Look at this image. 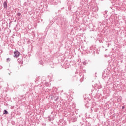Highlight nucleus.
I'll return each instance as SVG.
<instances>
[{
  "instance_id": "15",
  "label": "nucleus",
  "mask_w": 126,
  "mask_h": 126,
  "mask_svg": "<svg viewBox=\"0 0 126 126\" xmlns=\"http://www.w3.org/2000/svg\"><path fill=\"white\" fill-rule=\"evenodd\" d=\"M125 109V106H122V109L124 110Z\"/></svg>"
},
{
  "instance_id": "8",
  "label": "nucleus",
  "mask_w": 126,
  "mask_h": 126,
  "mask_svg": "<svg viewBox=\"0 0 126 126\" xmlns=\"http://www.w3.org/2000/svg\"><path fill=\"white\" fill-rule=\"evenodd\" d=\"M118 102H122V97H120L119 98L117 99Z\"/></svg>"
},
{
  "instance_id": "11",
  "label": "nucleus",
  "mask_w": 126,
  "mask_h": 126,
  "mask_svg": "<svg viewBox=\"0 0 126 126\" xmlns=\"http://www.w3.org/2000/svg\"><path fill=\"white\" fill-rule=\"evenodd\" d=\"M11 59H10V58H7V59H6V61H7V63H9V62H10V60H11Z\"/></svg>"
},
{
  "instance_id": "13",
  "label": "nucleus",
  "mask_w": 126,
  "mask_h": 126,
  "mask_svg": "<svg viewBox=\"0 0 126 126\" xmlns=\"http://www.w3.org/2000/svg\"><path fill=\"white\" fill-rule=\"evenodd\" d=\"M20 15H21V13L20 12H18V13H17V16H20Z\"/></svg>"
},
{
  "instance_id": "10",
  "label": "nucleus",
  "mask_w": 126,
  "mask_h": 126,
  "mask_svg": "<svg viewBox=\"0 0 126 126\" xmlns=\"http://www.w3.org/2000/svg\"><path fill=\"white\" fill-rule=\"evenodd\" d=\"M39 63L40 64H41V65H43L44 62H43V61H39Z\"/></svg>"
},
{
  "instance_id": "6",
  "label": "nucleus",
  "mask_w": 126,
  "mask_h": 126,
  "mask_svg": "<svg viewBox=\"0 0 126 126\" xmlns=\"http://www.w3.org/2000/svg\"><path fill=\"white\" fill-rule=\"evenodd\" d=\"M3 4L4 8H7V2L6 1H4Z\"/></svg>"
},
{
  "instance_id": "12",
  "label": "nucleus",
  "mask_w": 126,
  "mask_h": 126,
  "mask_svg": "<svg viewBox=\"0 0 126 126\" xmlns=\"http://www.w3.org/2000/svg\"><path fill=\"white\" fill-rule=\"evenodd\" d=\"M23 5L24 6H26V5H27V3L26 2H24Z\"/></svg>"
},
{
  "instance_id": "2",
  "label": "nucleus",
  "mask_w": 126,
  "mask_h": 126,
  "mask_svg": "<svg viewBox=\"0 0 126 126\" xmlns=\"http://www.w3.org/2000/svg\"><path fill=\"white\" fill-rule=\"evenodd\" d=\"M20 55V53L18 51H16L14 52V58H18V56Z\"/></svg>"
},
{
  "instance_id": "20",
  "label": "nucleus",
  "mask_w": 126,
  "mask_h": 126,
  "mask_svg": "<svg viewBox=\"0 0 126 126\" xmlns=\"http://www.w3.org/2000/svg\"><path fill=\"white\" fill-rule=\"evenodd\" d=\"M109 45L108 44V46H107V47H109Z\"/></svg>"
},
{
  "instance_id": "17",
  "label": "nucleus",
  "mask_w": 126,
  "mask_h": 126,
  "mask_svg": "<svg viewBox=\"0 0 126 126\" xmlns=\"http://www.w3.org/2000/svg\"><path fill=\"white\" fill-rule=\"evenodd\" d=\"M102 76H104V72H103Z\"/></svg>"
},
{
  "instance_id": "7",
  "label": "nucleus",
  "mask_w": 126,
  "mask_h": 126,
  "mask_svg": "<svg viewBox=\"0 0 126 126\" xmlns=\"http://www.w3.org/2000/svg\"><path fill=\"white\" fill-rule=\"evenodd\" d=\"M3 115H8V111H7V110L5 109L3 111Z\"/></svg>"
},
{
  "instance_id": "14",
  "label": "nucleus",
  "mask_w": 126,
  "mask_h": 126,
  "mask_svg": "<svg viewBox=\"0 0 126 126\" xmlns=\"http://www.w3.org/2000/svg\"><path fill=\"white\" fill-rule=\"evenodd\" d=\"M0 69H2V66L0 65Z\"/></svg>"
},
{
  "instance_id": "21",
  "label": "nucleus",
  "mask_w": 126,
  "mask_h": 126,
  "mask_svg": "<svg viewBox=\"0 0 126 126\" xmlns=\"http://www.w3.org/2000/svg\"><path fill=\"white\" fill-rule=\"evenodd\" d=\"M69 95H70V93H69Z\"/></svg>"
},
{
  "instance_id": "9",
  "label": "nucleus",
  "mask_w": 126,
  "mask_h": 126,
  "mask_svg": "<svg viewBox=\"0 0 126 126\" xmlns=\"http://www.w3.org/2000/svg\"><path fill=\"white\" fill-rule=\"evenodd\" d=\"M85 106L86 107V108H89V104H88V103H87L86 104H85Z\"/></svg>"
},
{
  "instance_id": "3",
  "label": "nucleus",
  "mask_w": 126,
  "mask_h": 126,
  "mask_svg": "<svg viewBox=\"0 0 126 126\" xmlns=\"http://www.w3.org/2000/svg\"><path fill=\"white\" fill-rule=\"evenodd\" d=\"M53 99L54 101H59V96L58 94H54L53 95Z\"/></svg>"
},
{
  "instance_id": "5",
  "label": "nucleus",
  "mask_w": 126,
  "mask_h": 126,
  "mask_svg": "<svg viewBox=\"0 0 126 126\" xmlns=\"http://www.w3.org/2000/svg\"><path fill=\"white\" fill-rule=\"evenodd\" d=\"M71 121L73 123H75L77 121V116H75L71 118Z\"/></svg>"
},
{
  "instance_id": "22",
  "label": "nucleus",
  "mask_w": 126,
  "mask_h": 126,
  "mask_svg": "<svg viewBox=\"0 0 126 126\" xmlns=\"http://www.w3.org/2000/svg\"><path fill=\"white\" fill-rule=\"evenodd\" d=\"M69 92L70 93V91H69Z\"/></svg>"
},
{
  "instance_id": "16",
  "label": "nucleus",
  "mask_w": 126,
  "mask_h": 126,
  "mask_svg": "<svg viewBox=\"0 0 126 126\" xmlns=\"http://www.w3.org/2000/svg\"><path fill=\"white\" fill-rule=\"evenodd\" d=\"M60 24H61V25H63V22L60 23Z\"/></svg>"
},
{
  "instance_id": "18",
  "label": "nucleus",
  "mask_w": 126,
  "mask_h": 126,
  "mask_svg": "<svg viewBox=\"0 0 126 126\" xmlns=\"http://www.w3.org/2000/svg\"><path fill=\"white\" fill-rule=\"evenodd\" d=\"M90 49L91 50H92V47H90Z\"/></svg>"
},
{
  "instance_id": "1",
  "label": "nucleus",
  "mask_w": 126,
  "mask_h": 126,
  "mask_svg": "<svg viewBox=\"0 0 126 126\" xmlns=\"http://www.w3.org/2000/svg\"><path fill=\"white\" fill-rule=\"evenodd\" d=\"M76 77L78 79H80V80H83V78H84V73L83 71H81L78 75H76Z\"/></svg>"
},
{
  "instance_id": "4",
  "label": "nucleus",
  "mask_w": 126,
  "mask_h": 126,
  "mask_svg": "<svg viewBox=\"0 0 126 126\" xmlns=\"http://www.w3.org/2000/svg\"><path fill=\"white\" fill-rule=\"evenodd\" d=\"M48 118L49 122H51V121H54V120L55 119V117L54 116V115H50Z\"/></svg>"
},
{
  "instance_id": "23",
  "label": "nucleus",
  "mask_w": 126,
  "mask_h": 126,
  "mask_svg": "<svg viewBox=\"0 0 126 126\" xmlns=\"http://www.w3.org/2000/svg\"><path fill=\"white\" fill-rule=\"evenodd\" d=\"M57 24L59 25V24H58V23H57Z\"/></svg>"
},
{
  "instance_id": "19",
  "label": "nucleus",
  "mask_w": 126,
  "mask_h": 126,
  "mask_svg": "<svg viewBox=\"0 0 126 126\" xmlns=\"http://www.w3.org/2000/svg\"><path fill=\"white\" fill-rule=\"evenodd\" d=\"M51 77H53V75H51Z\"/></svg>"
}]
</instances>
